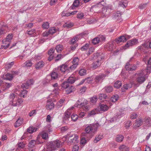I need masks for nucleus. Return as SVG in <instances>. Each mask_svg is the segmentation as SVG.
Returning <instances> with one entry per match:
<instances>
[{
	"mask_svg": "<svg viewBox=\"0 0 151 151\" xmlns=\"http://www.w3.org/2000/svg\"><path fill=\"white\" fill-rule=\"evenodd\" d=\"M151 67H149L147 69L141 70L139 71L137 75V81L139 83H143L147 77V75L150 73Z\"/></svg>",
	"mask_w": 151,
	"mask_h": 151,
	"instance_id": "obj_1",
	"label": "nucleus"
},
{
	"mask_svg": "<svg viewBox=\"0 0 151 151\" xmlns=\"http://www.w3.org/2000/svg\"><path fill=\"white\" fill-rule=\"evenodd\" d=\"M9 100L10 104L14 106H19L22 103L23 101L21 99H18L17 96L13 93L10 94Z\"/></svg>",
	"mask_w": 151,
	"mask_h": 151,
	"instance_id": "obj_2",
	"label": "nucleus"
},
{
	"mask_svg": "<svg viewBox=\"0 0 151 151\" xmlns=\"http://www.w3.org/2000/svg\"><path fill=\"white\" fill-rule=\"evenodd\" d=\"M99 126V125L98 123L90 124L86 127L85 131L86 133H90L93 131L94 132Z\"/></svg>",
	"mask_w": 151,
	"mask_h": 151,
	"instance_id": "obj_3",
	"label": "nucleus"
},
{
	"mask_svg": "<svg viewBox=\"0 0 151 151\" xmlns=\"http://www.w3.org/2000/svg\"><path fill=\"white\" fill-rule=\"evenodd\" d=\"M111 9L108 7H104L102 8L101 12V16L103 17H108L110 13L111 12Z\"/></svg>",
	"mask_w": 151,
	"mask_h": 151,
	"instance_id": "obj_4",
	"label": "nucleus"
},
{
	"mask_svg": "<svg viewBox=\"0 0 151 151\" xmlns=\"http://www.w3.org/2000/svg\"><path fill=\"white\" fill-rule=\"evenodd\" d=\"M137 40L135 39L128 41L127 44L123 47L124 49H126L130 46L136 45L137 44Z\"/></svg>",
	"mask_w": 151,
	"mask_h": 151,
	"instance_id": "obj_5",
	"label": "nucleus"
},
{
	"mask_svg": "<svg viewBox=\"0 0 151 151\" xmlns=\"http://www.w3.org/2000/svg\"><path fill=\"white\" fill-rule=\"evenodd\" d=\"M61 146V142L59 140H56L54 142L53 144L51 145V148H50L49 150H47L48 151H52L54 149H55V147H59Z\"/></svg>",
	"mask_w": 151,
	"mask_h": 151,
	"instance_id": "obj_6",
	"label": "nucleus"
},
{
	"mask_svg": "<svg viewBox=\"0 0 151 151\" xmlns=\"http://www.w3.org/2000/svg\"><path fill=\"white\" fill-rule=\"evenodd\" d=\"M79 61V59L78 57L74 58L72 61L73 65L70 67V69L73 70L76 68L78 64Z\"/></svg>",
	"mask_w": 151,
	"mask_h": 151,
	"instance_id": "obj_7",
	"label": "nucleus"
},
{
	"mask_svg": "<svg viewBox=\"0 0 151 151\" xmlns=\"http://www.w3.org/2000/svg\"><path fill=\"white\" fill-rule=\"evenodd\" d=\"M125 68L127 70L132 71L135 70L137 68V66L135 65H130L129 63L128 62L126 63Z\"/></svg>",
	"mask_w": 151,
	"mask_h": 151,
	"instance_id": "obj_8",
	"label": "nucleus"
},
{
	"mask_svg": "<svg viewBox=\"0 0 151 151\" xmlns=\"http://www.w3.org/2000/svg\"><path fill=\"white\" fill-rule=\"evenodd\" d=\"M78 136L76 135H70L69 136H67L66 139H68V143L75 142L77 140Z\"/></svg>",
	"mask_w": 151,
	"mask_h": 151,
	"instance_id": "obj_9",
	"label": "nucleus"
},
{
	"mask_svg": "<svg viewBox=\"0 0 151 151\" xmlns=\"http://www.w3.org/2000/svg\"><path fill=\"white\" fill-rule=\"evenodd\" d=\"M34 83L32 79H30L26 83H24L22 85V87L23 88L28 89L30 85H32Z\"/></svg>",
	"mask_w": 151,
	"mask_h": 151,
	"instance_id": "obj_10",
	"label": "nucleus"
},
{
	"mask_svg": "<svg viewBox=\"0 0 151 151\" xmlns=\"http://www.w3.org/2000/svg\"><path fill=\"white\" fill-rule=\"evenodd\" d=\"M71 112L70 109H68L64 113V116L63 118V121L65 122L66 120H68L70 118Z\"/></svg>",
	"mask_w": 151,
	"mask_h": 151,
	"instance_id": "obj_11",
	"label": "nucleus"
},
{
	"mask_svg": "<svg viewBox=\"0 0 151 151\" xmlns=\"http://www.w3.org/2000/svg\"><path fill=\"white\" fill-rule=\"evenodd\" d=\"M106 75L104 74H101L100 75H97L95 78V80L96 82H101L102 80L104 78Z\"/></svg>",
	"mask_w": 151,
	"mask_h": 151,
	"instance_id": "obj_12",
	"label": "nucleus"
},
{
	"mask_svg": "<svg viewBox=\"0 0 151 151\" xmlns=\"http://www.w3.org/2000/svg\"><path fill=\"white\" fill-rule=\"evenodd\" d=\"M45 65V63L42 61L37 62L35 65V67L37 69H40L42 68Z\"/></svg>",
	"mask_w": 151,
	"mask_h": 151,
	"instance_id": "obj_13",
	"label": "nucleus"
},
{
	"mask_svg": "<svg viewBox=\"0 0 151 151\" xmlns=\"http://www.w3.org/2000/svg\"><path fill=\"white\" fill-rule=\"evenodd\" d=\"M127 40V38L124 36H121L118 38L115 39V41L117 43H119L120 42H124Z\"/></svg>",
	"mask_w": 151,
	"mask_h": 151,
	"instance_id": "obj_14",
	"label": "nucleus"
},
{
	"mask_svg": "<svg viewBox=\"0 0 151 151\" xmlns=\"http://www.w3.org/2000/svg\"><path fill=\"white\" fill-rule=\"evenodd\" d=\"M101 65V63L99 60L94 62L92 65L91 68L93 69H95L99 66Z\"/></svg>",
	"mask_w": 151,
	"mask_h": 151,
	"instance_id": "obj_15",
	"label": "nucleus"
},
{
	"mask_svg": "<svg viewBox=\"0 0 151 151\" xmlns=\"http://www.w3.org/2000/svg\"><path fill=\"white\" fill-rule=\"evenodd\" d=\"M143 121L142 119H140L139 120H136L134 124V128H136L141 126L142 124Z\"/></svg>",
	"mask_w": 151,
	"mask_h": 151,
	"instance_id": "obj_16",
	"label": "nucleus"
},
{
	"mask_svg": "<svg viewBox=\"0 0 151 151\" xmlns=\"http://www.w3.org/2000/svg\"><path fill=\"white\" fill-rule=\"evenodd\" d=\"M12 37L13 35L12 34H9L6 38L2 40L3 43H4L7 42H10L11 41V40L12 38Z\"/></svg>",
	"mask_w": 151,
	"mask_h": 151,
	"instance_id": "obj_17",
	"label": "nucleus"
},
{
	"mask_svg": "<svg viewBox=\"0 0 151 151\" xmlns=\"http://www.w3.org/2000/svg\"><path fill=\"white\" fill-rule=\"evenodd\" d=\"M100 110L101 111H107L109 109L108 106L106 104H100L99 105Z\"/></svg>",
	"mask_w": 151,
	"mask_h": 151,
	"instance_id": "obj_18",
	"label": "nucleus"
},
{
	"mask_svg": "<svg viewBox=\"0 0 151 151\" xmlns=\"http://www.w3.org/2000/svg\"><path fill=\"white\" fill-rule=\"evenodd\" d=\"M23 119L22 118H19L16 121L14 125L15 127H18L20 126L22 123Z\"/></svg>",
	"mask_w": 151,
	"mask_h": 151,
	"instance_id": "obj_19",
	"label": "nucleus"
},
{
	"mask_svg": "<svg viewBox=\"0 0 151 151\" xmlns=\"http://www.w3.org/2000/svg\"><path fill=\"white\" fill-rule=\"evenodd\" d=\"M13 76L12 74L9 73H7L5 75H4V79L11 81L13 78Z\"/></svg>",
	"mask_w": 151,
	"mask_h": 151,
	"instance_id": "obj_20",
	"label": "nucleus"
},
{
	"mask_svg": "<svg viewBox=\"0 0 151 151\" xmlns=\"http://www.w3.org/2000/svg\"><path fill=\"white\" fill-rule=\"evenodd\" d=\"M47 104L46 105V109L47 110H51L54 107V104L53 102H49L48 101H47Z\"/></svg>",
	"mask_w": 151,
	"mask_h": 151,
	"instance_id": "obj_21",
	"label": "nucleus"
},
{
	"mask_svg": "<svg viewBox=\"0 0 151 151\" xmlns=\"http://www.w3.org/2000/svg\"><path fill=\"white\" fill-rule=\"evenodd\" d=\"M122 13L119 11H117L114 14V18L117 20H119L121 18Z\"/></svg>",
	"mask_w": 151,
	"mask_h": 151,
	"instance_id": "obj_22",
	"label": "nucleus"
},
{
	"mask_svg": "<svg viewBox=\"0 0 151 151\" xmlns=\"http://www.w3.org/2000/svg\"><path fill=\"white\" fill-rule=\"evenodd\" d=\"M63 47L62 45L59 44L56 46L55 49H56L58 53H60L63 50Z\"/></svg>",
	"mask_w": 151,
	"mask_h": 151,
	"instance_id": "obj_23",
	"label": "nucleus"
},
{
	"mask_svg": "<svg viewBox=\"0 0 151 151\" xmlns=\"http://www.w3.org/2000/svg\"><path fill=\"white\" fill-rule=\"evenodd\" d=\"M103 137L102 134H100L99 135L96 136L95 139L94 140V142L95 143H97L98 141H100Z\"/></svg>",
	"mask_w": 151,
	"mask_h": 151,
	"instance_id": "obj_24",
	"label": "nucleus"
},
{
	"mask_svg": "<svg viewBox=\"0 0 151 151\" xmlns=\"http://www.w3.org/2000/svg\"><path fill=\"white\" fill-rule=\"evenodd\" d=\"M144 121L145 122V124L147 125L148 127L151 126V119L149 117L146 118Z\"/></svg>",
	"mask_w": 151,
	"mask_h": 151,
	"instance_id": "obj_25",
	"label": "nucleus"
},
{
	"mask_svg": "<svg viewBox=\"0 0 151 151\" xmlns=\"http://www.w3.org/2000/svg\"><path fill=\"white\" fill-rule=\"evenodd\" d=\"M114 87L116 88H120L122 86V83L121 81H118L114 83Z\"/></svg>",
	"mask_w": 151,
	"mask_h": 151,
	"instance_id": "obj_26",
	"label": "nucleus"
},
{
	"mask_svg": "<svg viewBox=\"0 0 151 151\" xmlns=\"http://www.w3.org/2000/svg\"><path fill=\"white\" fill-rule=\"evenodd\" d=\"M124 138L123 136L122 135H118L116 136V141L118 142H122Z\"/></svg>",
	"mask_w": 151,
	"mask_h": 151,
	"instance_id": "obj_27",
	"label": "nucleus"
},
{
	"mask_svg": "<svg viewBox=\"0 0 151 151\" xmlns=\"http://www.w3.org/2000/svg\"><path fill=\"white\" fill-rule=\"evenodd\" d=\"M79 1L78 0H75L74 1L73 4L71 6V9H73L74 7H77L79 6Z\"/></svg>",
	"mask_w": 151,
	"mask_h": 151,
	"instance_id": "obj_28",
	"label": "nucleus"
},
{
	"mask_svg": "<svg viewBox=\"0 0 151 151\" xmlns=\"http://www.w3.org/2000/svg\"><path fill=\"white\" fill-rule=\"evenodd\" d=\"M37 142L35 140H31L29 143L28 146L29 147L32 148L35 145Z\"/></svg>",
	"mask_w": 151,
	"mask_h": 151,
	"instance_id": "obj_29",
	"label": "nucleus"
},
{
	"mask_svg": "<svg viewBox=\"0 0 151 151\" xmlns=\"http://www.w3.org/2000/svg\"><path fill=\"white\" fill-rule=\"evenodd\" d=\"M36 130V128H34L32 127H30L27 129V132L31 134L34 132H35Z\"/></svg>",
	"mask_w": 151,
	"mask_h": 151,
	"instance_id": "obj_30",
	"label": "nucleus"
},
{
	"mask_svg": "<svg viewBox=\"0 0 151 151\" xmlns=\"http://www.w3.org/2000/svg\"><path fill=\"white\" fill-rule=\"evenodd\" d=\"M75 89V88L74 86H71L69 88L66 90V93L67 94H69L70 93L74 91Z\"/></svg>",
	"mask_w": 151,
	"mask_h": 151,
	"instance_id": "obj_31",
	"label": "nucleus"
},
{
	"mask_svg": "<svg viewBox=\"0 0 151 151\" xmlns=\"http://www.w3.org/2000/svg\"><path fill=\"white\" fill-rule=\"evenodd\" d=\"M68 68V67L66 65L63 64L61 66L60 70L61 72H65L67 71L66 70Z\"/></svg>",
	"mask_w": 151,
	"mask_h": 151,
	"instance_id": "obj_32",
	"label": "nucleus"
},
{
	"mask_svg": "<svg viewBox=\"0 0 151 151\" xmlns=\"http://www.w3.org/2000/svg\"><path fill=\"white\" fill-rule=\"evenodd\" d=\"M78 40V36L74 37L70 40V43L71 44H75V43Z\"/></svg>",
	"mask_w": 151,
	"mask_h": 151,
	"instance_id": "obj_33",
	"label": "nucleus"
},
{
	"mask_svg": "<svg viewBox=\"0 0 151 151\" xmlns=\"http://www.w3.org/2000/svg\"><path fill=\"white\" fill-rule=\"evenodd\" d=\"M70 86L69 83L68 81L63 82L62 84V87L64 88H67Z\"/></svg>",
	"mask_w": 151,
	"mask_h": 151,
	"instance_id": "obj_34",
	"label": "nucleus"
},
{
	"mask_svg": "<svg viewBox=\"0 0 151 151\" xmlns=\"http://www.w3.org/2000/svg\"><path fill=\"white\" fill-rule=\"evenodd\" d=\"M105 88L106 91L108 93H110L111 92L113 89L112 87L111 86H106Z\"/></svg>",
	"mask_w": 151,
	"mask_h": 151,
	"instance_id": "obj_35",
	"label": "nucleus"
},
{
	"mask_svg": "<svg viewBox=\"0 0 151 151\" xmlns=\"http://www.w3.org/2000/svg\"><path fill=\"white\" fill-rule=\"evenodd\" d=\"M68 81L69 83L72 84L75 81V78L73 77H70L68 79Z\"/></svg>",
	"mask_w": 151,
	"mask_h": 151,
	"instance_id": "obj_36",
	"label": "nucleus"
},
{
	"mask_svg": "<svg viewBox=\"0 0 151 151\" xmlns=\"http://www.w3.org/2000/svg\"><path fill=\"white\" fill-rule=\"evenodd\" d=\"M99 41L100 40L98 37L95 38L92 40V42L94 45L99 43Z\"/></svg>",
	"mask_w": 151,
	"mask_h": 151,
	"instance_id": "obj_37",
	"label": "nucleus"
},
{
	"mask_svg": "<svg viewBox=\"0 0 151 151\" xmlns=\"http://www.w3.org/2000/svg\"><path fill=\"white\" fill-rule=\"evenodd\" d=\"M25 67H30L32 66V63L30 60H28L27 61L24 63Z\"/></svg>",
	"mask_w": 151,
	"mask_h": 151,
	"instance_id": "obj_38",
	"label": "nucleus"
},
{
	"mask_svg": "<svg viewBox=\"0 0 151 151\" xmlns=\"http://www.w3.org/2000/svg\"><path fill=\"white\" fill-rule=\"evenodd\" d=\"M118 96L117 95H116L113 96L111 98V99L112 102H115L118 100Z\"/></svg>",
	"mask_w": 151,
	"mask_h": 151,
	"instance_id": "obj_39",
	"label": "nucleus"
},
{
	"mask_svg": "<svg viewBox=\"0 0 151 151\" xmlns=\"http://www.w3.org/2000/svg\"><path fill=\"white\" fill-rule=\"evenodd\" d=\"M42 28L45 29H47L49 27V24L48 22L43 23L42 24Z\"/></svg>",
	"mask_w": 151,
	"mask_h": 151,
	"instance_id": "obj_40",
	"label": "nucleus"
},
{
	"mask_svg": "<svg viewBox=\"0 0 151 151\" xmlns=\"http://www.w3.org/2000/svg\"><path fill=\"white\" fill-rule=\"evenodd\" d=\"M58 76V73L55 72H52L51 75V78L52 79H56Z\"/></svg>",
	"mask_w": 151,
	"mask_h": 151,
	"instance_id": "obj_41",
	"label": "nucleus"
},
{
	"mask_svg": "<svg viewBox=\"0 0 151 151\" xmlns=\"http://www.w3.org/2000/svg\"><path fill=\"white\" fill-rule=\"evenodd\" d=\"M85 105L84 103H81L80 100H78L77 102L76 106L80 108L84 106Z\"/></svg>",
	"mask_w": 151,
	"mask_h": 151,
	"instance_id": "obj_42",
	"label": "nucleus"
},
{
	"mask_svg": "<svg viewBox=\"0 0 151 151\" xmlns=\"http://www.w3.org/2000/svg\"><path fill=\"white\" fill-rule=\"evenodd\" d=\"M73 26V24L71 23H65L63 25L64 27H66L69 28Z\"/></svg>",
	"mask_w": 151,
	"mask_h": 151,
	"instance_id": "obj_43",
	"label": "nucleus"
},
{
	"mask_svg": "<svg viewBox=\"0 0 151 151\" xmlns=\"http://www.w3.org/2000/svg\"><path fill=\"white\" fill-rule=\"evenodd\" d=\"M78 118V116L76 114H73V115L71 116V119L72 120L75 122Z\"/></svg>",
	"mask_w": 151,
	"mask_h": 151,
	"instance_id": "obj_44",
	"label": "nucleus"
},
{
	"mask_svg": "<svg viewBox=\"0 0 151 151\" xmlns=\"http://www.w3.org/2000/svg\"><path fill=\"white\" fill-rule=\"evenodd\" d=\"M107 97V96L104 93L101 94L99 95V99L101 100L106 99Z\"/></svg>",
	"mask_w": 151,
	"mask_h": 151,
	"instance_id": "obj_45",
	"label": "nucleus"
},
{
	"mask_svg": "<svg viewBox=\"0 0 151 151\" xmlns=\"http://www.w3.org/2000/svg\"><path fill=\"white\" fill-rule=\"evenodd\" d=\"M79 73L81 76H83L86 74V70L84 69H81L80 70Z\"/></svg>",
	"mask_w": 151,
	"mask_h": 151,
	"instance_id": "obj_46",
	"label": "nucleus"
},
{
	"mask_svg": "<svg viewBox=\"0 0 151 151\" xmlns=\"http://www.w3.org/2000/svg\"><path fill=\"white\" fill-rule=\"evenodd\" d=\"M14 64V63L13 62H12L11 63H6L5 65V68L7 69H9Z\"/></svg>",
	"mask_w": 151,
	"mask_h": 151,
	"instance_id": "obj_47",
	"label": "nucleus"
},
{
	"mask_svg": "<svg viewBox=\"0 0 151 151\" xmlns=\"http://www.w3.org/2000/svg\"><path fill=\"white\" fill-rule=\"evenodd\" d=\"M27 91L26 90H23L20 93L19 95L21 97H24L25 95L27 94Z\"/></svg>",
	"mask_w": 151,
	"mask_h": 151,
	"instance_id": "obj_48",
	"label": "nucleus"
},
{
	"mask_svg": "<svg viewBox=\"0 0 151 151\" xmlns=\"http://www.w3.org/2000/svg\"><path fill=\"white\" fill-rule=\"evenodd\" d=\"M107 47L108 51H112L113 50V45L112 44H108Z\"/></svg>",
	"mask_w": 151,
	"mask_h": 151,
	"instance_id": "obj_49",
	"label": "nucleus"
},
{
	"mask_svg": "<svg viewBox=\"0 0 151 151\" xmlns=\"http://www.w3.org/2000/svg\"><path fill=\"white\" fill-rule=\"evenodd\" d=\"M48 133L45 132L43 133L42 135V138L44 139H47L48 138Z\"/></svg>",
	"mask_w": 151,
	"mask_h": 151,
	"instance_id": "obj_50",
	"label": "nucleus"
},
{
	"mask_svg": "<svg viewBox=\"0 0 151 151\" xmlns=\"http://www.w3.org/2000/svg\"><path fill=\"white\" fill-rule=\"evenodd\" d=\"M55 50V48H52L50 49L48 51V54L49 55H52Z\"/></svg>",
	"mask_w": 151,
	"mask_h": 151,
	"instance_id": "obj_51",
	"label": "nucleus"
},
{
	"mask_svg": "<svg viewBox=\"0 0 151 151\" xmlns=\"http://www.w3.org/2000/svg\"><path fill=\"white\" fill-rule=\"evenodd\" d=\"M48 31L50 34H53L56 32V29L54 27H52Z\"/></svg>",
	"mask_w": 151,
	"mask_h": 151,
	"instance_id": "obj_52",
	"label": "nucleus"
},
{
	"mask_svg": "<svg viewBox=\"0 0 151 151\" xmlns=\"http://www.w3.org/2000/svg\"><path fill=\"white\" fill-rule=\"evenodd\" d=\"M119 149L121 150H126V149H127V150H128L129 149V148H127V147L124 145H122L120 146L119 147Z\"/></svg>",
	"mask_w": 151,
	"mask_h": 151,
	"instance_id": "obj_53",
	"label": "nucleus"
},
{
	"mask_svg": "<svg viewBox=\"0 0 151 151\" xmlns=\"http://www.w3.org/2000/svg\"><path fill=\"white\" fill-rule=\"evenodd\" d=\"M84 14L83 13L80 12L77 14V17L79 19H82L83 18Z\"/></svg>",
	"mask_w": 151,
	"mask_h": 151,
	"instance_id": "obj_54",
	"label": "nucleus"
},
{
	"mask_svg": "<svg viewBox=\"0 0 151 151\" xmlns=\"http://www.w3.org/2000/svg\"><path fill=\"white\" fill-rule=\"evenodd\" d=\"M10 43L8 42H6L5 43H4L3 44H4L5 45L2 46V48L5 49H6L9 47Z\"/></svg>",
	"mask_w": 151,
	"mask_h": 151,
	"instance_id": "obj_55",
	"label": "nucleus"
},
{
	"mask_svg": "<svg viewBox=\"0 0 151 151\" xmlns=\"http://www.w3.org/2000/svg\"><path fill=\"white\" fill-rule=\"evenodd\" d=\"M97 100V97L95 96H93L90 99V101L92 103H94L96 102Z\"/></svg>",
	"mask_w": 151,
	"mask_h": 151,
	"instance_id": "obj_56",
	"label": "nucleus"
},
{
	"mask_svg": "<svg viewBox=\"0 0 151 151\" xmlns=\"http://www.w3.org/2000/svg\"><path fill=\"white\" fill-rule=\"evenodd\" d=\"M88 44H86L84 46L81 47V49L82 51L87 50L88 48Z\"/></svg>",
	"mask_w": 151,
	"mask_h": 151,
	"instance_id": "obj_57",
	"label": "nucleus"
},
{
	"mask_svg": "<svg viewBox=\"0 0 151 151\" xmlns=\"http://www.w3.org/2000/svg\"><path fill=\"white\" fill-rule=\"evenodd\" d=\"M85 81L86 80V82L87 83H91L93 80V78L91 77H88L85 79Z\"/></svg>",
	"mask_w": 151,
	"mask_h": 151,
	"instance_id": "obj_58",
	"label": "nucleus"
},
{
	"mask_svg": "<svg viewBox=\"0 0 151 151\" xmlns=\"http://www.w3.org/2000/svg\"><path fill=\"white\" fill-rule=\"evenodd\" d=\"M62 16L63 17H68L70 16V13L63 12L62 13Z\"/></svg>",
	"mask_w": 151,
	"mask_h": 151,
	"instance_id": "obj_59",
	"label": "nucleus"
},
{
	"mask_svg": "<svg viewBox=\"0 0 151 151\" xmlns=\"http://www.w3.org/2000/svg\"><path fill=\"white\" fill-rule=\"evenodd\" d=\"M95 22H96L95 20L94 19H88L87 21V23L89 24L93 23H95Z\"/></svg>",
	"mask_w": 151,
	"mask_h": 151,
	"instance_id": "obj_60",
	"label": "nucleus"
},
{
	"mask_svg": "<svg viewBox=\"0 0 151 151\" xmlns=\"http://www.w3.org/2000/svg\"><path fill=\"white\" fill-rule=\"evenodd\" d=\"M146 4H142L139 5V7L140 9H142L145 8L146 6Z\"/></svg>",
	"mask_w": 151,
	"mask_h": 151,
	"instance_id": "obj_61",
	"label": "nucleus"
},
{
	"mask_svg": "<svg viewBox=\"0 0 151 151\" xmlns=\"http://www.w3.org/2000/svg\"><path fill=\"white\" fill-rule=\"evenodd\" d=\"M4 86H5L6 87V88H9L12 85V83H7V82L4 83Z\"/></svg>",
	"mask_w": 151,
	"mask_h": 151,
	"instance_id": "obj_62",
	"label": "nucleus"
},
{
	"mask_svg": "<svg viewBox=\"0 0 151 151\" xmlns=\"http://www.w3.org/2000/svg\"><path fill=\"white\" fill-rule=\"evenodd\" d=\"M96 110V109H95L92 110L88 114L90 116L91 115H94L97 112Z\"/></svg>",
	"mask_w": 151,
	"mask_h": 151,
	"instance_id": "obj_63",
	"label": "nucleus"
},
{
	"mask_svg": "<svg viewBox=\"0 0 151 151\" xmlns=\"http://www.w3.org/2000/svg\"><path fill=\"white\" fill-rule=\"evenodd\" d=\"M137 116V114L135 113H132L131 116V119H136Z\"/></svg>",
	"mask_w": 151,
	"mask_h": 151,
	"instance_id": "obj_64",
	"label": "nucleus"
}]
</instances>
